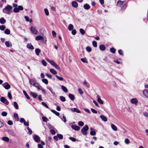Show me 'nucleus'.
I'll list each match as a JSON object with an SVG mask.
<instances>
[{"mask_svg": "<svg viewBox=\"0 0 148 148\" xmlns=\"http://www.w3.org/2000/svg\"><path fill=\"white\" fill-rule=\"evenodd\" d=\"M12 8V6L8 5L3 9V11L4 13L5 14H10L12 12L11 10Z\"/></svg>", "mask_w": 148, "mask_h": 148, "instance_id": "f257e3e1", "label": "nucleus"}, {"mask_svg": "<svg viewBox=\"0 0 148 148\" xmlns=\"http://www.w3.org/2000/svg\"><path fill=\"white\" fill-rule=\"evenodd\" d=\"M14 8L13 9V12L15 13L18 12L20 10H23V7L21 5H19L18 7L17 4L13 3L12 4Z\"/></svg>", "mask_w": 148, "mask_h": 148, "instance_id": "f03ea898", "label": "nucleus"}, {"mask_svg": "<svg viewBox=\"0 0 148 148\" xmlns=\"http://www.w3.org/2000/svg\"><path fill=\"white\" fill-rule=\"evenodd\" d=\"M88 129V127L87 125H85L83 128L81 129V132L84 135H86L87 132L86 131Z\"/></svg>", "mask_w": 148, "mask_h": 148, "instance_id": "7ed1b4c3", "label": "nucleus"}, {"mask_svg": "<svg viewBox=\"0 0 148 148\" xmlns=\"http://www.w3.org/2000/svg\"><path fill=\"white\" fill-rule=\"evenodd\" d=\"M33 138L35 141L36 143H39L40 141V138L38 135L35 134L33 136Z\"/></svg>", "mask_w": 148, "mask_h": 148, "instance_id": "20e7f679", "label": "nucleus"}, {"mask_svg": "<svg viewBox=\"0 0 148 148\" xmlns=\"http://www.w3.org/2000/svg\"><path fill=\"white\" fill-rule=\"evenodd\" d=\"M3 86L6 89H8L10 88V85L8 83L6 82L2 84Z\"/></svg>", "mask_w": 148, "mask_h": 148, "instance_id": "39448f33", "label": "nucleus"}, {"mask_svg": "<svg viewBox=\"0 0 148 148\" xmlns=\"http://www.w3.org/2000/svg\"><path fill=\"white\" fill-rule=\"evenodd\" d=\"M30 31L32 33L35 34H36L38 32V31L32 26L31 27Z\"/></svg>", "mask_w": 148, "mask_h": 148, "instance_id": "423d86ee", "label": "nucleus"}, {"mask_svg": "<svg viewBox=\"0 0 148 148\" xmlns=\"http://www.w3.org/2000/svg\"><path fill=\"white\" fill-rule=\"evenodd\" d=\"M90 130L91 131L90 132V134L92 136L95 135L96 134V132L95 131V130L92 128H90Z\"/></svg>", "mask_w": 148, "mask_h": 148, "instance_id": "0eeeda50", "label": "nucleus"}, {"mask_svg": "<svg viewBox=\"0 0 148 148\" xmlns=\"http://www.w3.org/2000/svg\"><path fill=\"white\" fill-rule=\"evenodd\" d=\"M97 101L98 102L101 104H103V102L100 98V96L97 95Z\"/></svg>", "mask_w": 148, "mask_h": 148, "instance_id": "6e6552de", "label": "nucleus"}, {"mask_svg": "<svg viewBox=\"0 0 148 148\" xmlns=\"http://www.w3.org/2000/svg\"><path fill=\"white\" fill-rule=\"evenodd\" d=\"M71 128L75 130H78L80 129V127L78 126L75 125H72L71 126Z\"/></svg>", "mask_w": 148, "mask_h": 148, "instance_id": "1a4fd4ad", "label": "nucleus"}, {"mask_svg": "<svg viewBox=\"0 0 148 148\" xmlns=\"http://www.w3.org/2000/svg\"><path fill=\"white\" fill-rule=\"evenodd\" d=\"M71 110L73 112H76L77 113H79L80 112V111L78 109L76 108H71Z\"/></svg>", "mask_w": 148, "mask_h": 148, "instance_id": "9d476101", "label": "nucleus"}, {"mask_svg": "<svg viewBox=\"0 0 148 148\" xmlns=\"http://www.w3.org/2000/svg\"><path fill=\"white\" fill-rule=\"evenodd\" d=\"M8 133L14 137H16V133L10 130L8 131Z\"/></svg>", "mask_w": 148, "mask_h": 148, "instance_id": "9b49d317", "label": "nucleus"}, {"mask_svg": "<svg viewBox=\"0 0 148 148\" xmlns=\"http://www.w3.org/2000/svg\"><path fill=\"white\" fill-rule=\"evenodd\" d=\"M71 4L72 6L74 8H76L78 6L77 3L75 1H73Z\"/></svg>", "mask_w": 148, "mask_h": 148, "instance_id": "f8f14e48", "label": "nucleus"}, {"mask_svg": "<svg viewBox=\"0 0 148 148\" xmlns=\"http://www.w3.org/2000/svg\"><path fill=\"white\" fill-rule=\"evenodd\" d=\"M143 95L146 97H147L148 98V90H145L143 91Z\"/></svg>", "mask_w": 148, "mask_h": 148, "instance_id": "ddd939ff", "label": "nucleus"}, {"mask_svg": "<svg viewBox=\"0 0 148 148\" xmlns=\"http://www.w3.org/2000/svg\"><path fill=\"white\" fill-rule=\"evenodd\" d=\"M27 47L28 49H34V47L31 44V43H28L27 45Z\"/></svg>", "mask_w": 148, "mask_h": 148, "instance_id": "4468645a", "label": "nucleus"}, {"mask_svg": "<svg viewBox=\"0 0 148 148\" xmlns=\"http://www.w3.org/2000/svg\"><path fill=\"white\" fill-rule=\"evenodd\" d=\"M131 101L133 104H136L138 103V100L136 98H133L131 99Z\"/></svg>", "mask_w": 148, "mask_h": 148, "instance_id": "2eb2a0df", "label": "nucleus"}, {"mask_svg": "<svg viewBox=\"0 0 148 148\" xmlns=\"http://www.w3.org/2000/svg\"><path fill=\"white\" fill-rule=\"evenodd\" d=\"M35 39L36 40H43V37L41 36H37L36 37Z\"/></svg>", "mask_w": 148, "mask_h": 148, "instance_id": "dca6fc26", "label": "nucleus"}, {"mask_svg": "<svg viewBox=\"0 0 148 148\" xmlns=\"http://www.w3.org/2000/svg\"><path fill=\"white\" fill-rule=\"evenodd\" d=\"M100 117L102 120L106 122L107 121V118L104 115H101Z\"/></svg>", "mask_w": 148, "mask_h": 148, "instance_id": "f3484780", "label": "nucleus"}, {"mask_svg": "<svg viewBox=\"0 0 148 148\" xmlns=\"http://www.w3.org/2000/svg\"><path fill=\"white\" fill-rule=\"evenodd\" d=\"M36 82L33 79H31L29 80V83L30 84L34 86Z\"/></svg>", "mask_w": 148, "mask_h": 148, "instance_id": "a211bd4d", "label": "nucleus"}, {"mask_svg": "<svg viewBox=\"0 0 148 148\" xmlns=\"http://www.w3.org/2000/svg\"><path fill=\"white\" fill-rule=\"evenodd\" d=\"M6 22L5 19L3 17L0 19V23L1 24H4Z\"/></svg>", "mask_w": 148, "mask_h": 148, "instance_id": "6ab92c4d", "label": "nucleus"}, {"mask_svg": "<svg viewBox=\"0 0 148 148\" xmlns=\"http://www.w3.org/2000/svg\"><path fill=\"white\" fill-rule=\"evenodd\" d=\"M100 49L102 51H104L106 49V47L104 45H101L99 47Z\"/></svg>", "mask_w": 148, "mask_h": 148, "instance_id": "aec40b11", "label": "nucleus"}, {"mask_svg": "<svg viewBox=\"0 0 148 148\" xmlns=\"http://www.w3.org/2000/svg\"><path fill=\"white\" fill-rule=\"evenodd\" d=\"M125 2V1H121L120 0H119L117 3V5L118 6H121Z\"/></svg>", "mask_w": 148, "mask_h": 148, "instance_id": "412c9836", "label": "nucleus"}, {"mask_svg": "<svg viewBox=\"0 0 148 148\" xmlns=\"http://www.w3.org/2000/svg\"><path fill=\"white\" fill-rule=\"evenodd\" d=\"M69 97L72 101H73L74 99V96L73 95L69 94Z\"/></svg>", "mask_w": 148, "mask_h": 148, "instance_id": "4be33fe9", "label": "nucleus"}, {"mask_svg": "<svg viewBox=\"0 0 148 148\" xmlns=\"http://www.w3.org/2000/svg\"><path fill=\"white\" fill-rule=\"evenodd\" d=\"M5 45L8 47H9L12 46V44L9 41H6L5 42Z\"/></svg>", "mask_w": 148, "mask_h": 148, "instance_id": "5701e85b", "label": "nucleus"}, {"mask_svg": "<svg viewBox=\"0 0 148 148\" xmlns=\"http://www.w3.org/2000/svg\"><path fill=\"white\" fill-rule=\"evenodd\" d=\"M84 8L85 9L87 10L90 8V6L88 4H85L84 5Z\"/></svg>", "mask_w": 148, "mask_h": 148, "instance_id": "b1692460", "label": "nucleus"}, {"mask_svg": "<svg viewBox=\"0 0 148 148\" xmlns=\"http://www.w3.org/2000/svg\"><path fill=\"white\" fill-rule=\"evenodd\" d=\"M23 92L26 98L28 99H30L29 97L27 94L26 92L24 90L23 91Z\"/></svg>", "mask_w": 148, "mask_h": 148, "instance_id": "393cba45", "label": "nucleus"}, {"mask_svg": "<svg viewBox=\"0 0 148 148\" xmlns=\"http://www.w3.org/2000/svg\"><path fill=\"white\" fill-rule=\"evenodd\" d=\"M61 88L65 92H67L68 91L67 88L64 86L62 85L61 86Z\"/></svg>", "mask_w": 148, "mask_h": 148, "instance_id": "a878e982", "label": "nucleus"}, {"mask_svg": "<svg viewBox=\"0 0 148 148\" xmlns=\"http://www.w3.org/2000/svg\"><path fill=\"white\" fill-rule=\"evenodd\" d=\"M111 127L113 130L116 131L117 130V128L115 125L114 124L111 125Z\"/></svg>", "mask_w": 148, "mask_h": 148, "instance_id": "bb28decb", "label": "nucleus"}, {"mask_svg": "<svg viewBox=\"0 0 148 148\" xmlns=\"http://www.w3.org/2000/svg\"><path fill=\"white\" fill-rule=\"evenodd\" d=\"M83 84L85 85L88 88H89L90 87V85L85 80H84L83 82Z\"/></svg>", "mask_w": 148, "mask_h": 148, "instance_id": "cd10ccee", "label": "nucleus"}, {"mask_svg": "<svg viewBox=\"0 0 148 148\" xmlns=\"http://www.w3.org/2000/svg\"><path fill=\"white\" fill-rule=\"evenodd\" d=\"M2 139L6 142H8L9 140V138L7 137H3L2 138Z\"/></svg>", "mask_w": 148, "mask_h": 148, "instance_id": "c85d7f7f", "label": "nucleus"}, {"mask_svg": "<svg viewBox=\"0 0 148 148\" xmlns=\"http://www.w3.org/2000/svg\"><path fill=\"white\" fill-rule=\"evenodd\" d=\"M30 94L34 98H36L37 96L38 95L36 93H34L33 92H31Z\"/></svg>", "mask_w": 148, "mask_h": 148, "instance_id": "c756f323", "label": "nucleus"}, {"mask_svg": "<svg viewBox=\"0 0 148 148\" xmlns=\"http://www.w3.org/2000/svg\"><path fill=\"white\" fill-rule=\"evenodd\" d=\"M51 112L54 113L56 116H59L60 115V113L58 112H57L55 110H51Z\"/></svg>", "mask_w": 148, "mask_h": 148, "instance_id": "7c9ffc66", "label": "nucleus"}, {"mask_svg": "<svg viewBox=\"0 0 148 148\" xmlns=\"http://www.w3.org/2000/svg\"><path fill=\"white\" fill-rule=\"evenodd\" d=\"M35 51L36 55L38 56L40 52V50L39 49L37 48L35 49Z\"/></svg>", "mask_w": 148, "mask_h": 148, "instance_id": "2f4dec72", "label": "nucleus"}, {"mask_svg": "<svg viewBox=\"0 0 148 148\" xmlns=\"http://www.w3.org/2000/svg\"><path fill=\"white\" fill-rule=\"evenodd\" d=\"M73 28V26L71 24H70L68 26V29L69 31H71Z\"/></svg>", "mask_w": 148, "mask_h": 148, "instance_id": "473e14b6", "label": "nucleus"}, {"mask_svg": "<svg viewBox=\"0 0 148 148\" xmlns=\"http://www.w3.org/2000/svg\"><path fill=\"white\" fill-rule=\"evenodd\" d=\"M50 71L51 73L54 74H56L57 73L56 71L52 69H50Z\"/></svg>", "mask_w": 148, "mask_h": 148, "instance_id": "72a5a7b5", "label": "nucleus"}, {"mask_svg": "<svg viewBox=\"0 0 148 148\" xmlns=\"http://www.w3.org/2000/svg\"><path fill=\"white\" fill-rule=\"evenodd\" d=\"M14 107L16 109H18V106L17 103L16 102L14 101Z\"/></svg>", "mask_w": 148, "mask_h": 148, "instance_id": "f704fd0d", "label": "nucleus"}, {"mask_svg": "<svg viewBox=\"0 0 148 148\" xmlns=\"http://www.w3.org/2000/svg\"><path fill=\"white\" fill-rule=\"evenodd\" d=\"M4 33L6 34L9 35L10 34V32L9 29H6L5 30Z\"/></svg>", "mask_w": 148, "mask_h": 148, "instance_id": "c9c22d12", "label": "nucleus"}, {"mask_svg": "<svg viewBox=\"0 0 148 148\" xmlns=\"http://www.w3.org/2000/svg\"><path fill=\"white\" fill-rule=\"evenodd\" d=\"M56 77L60 81H63V77H61L59 76L58 75H56Z\"/></svg>", "mask_w": 148, "mask_h": 148, "instance_id": "e433bc0d", "label": "nucleus"}, {"mask_svg": "<svg viewBox=\"0 0 148 148\" xmlns=\"http://www.w3.org/2000/svg\"><path fill=\"white\" fill-rule=\"evenodd\" d=\"M79 31L81 34L82 35L84 34L85 33V32L84 30L82 28L80 29Z\"/></svg>", "mask_w": 148, "mask_h": 148, "instance_id": "4c0bfd02", "label": "nucleus"}, {"mask_svg": "<svg viewBox=\"0 0 148 148\" xmlns=\"http://www.w3.org/2000/svg\"><path fill=\"white\" fill-rule=\"evenodd\" d=\"M86 51L88 52H90L92 50L91 48L89 46H88L86 47Z\"/></svg>", "mask_w": 148, "mask_h": 148, "instance_id": "58836bf2", "label": "nucleus"}, {"mask_svg": "<svg viewBox=\"0 0 148 148\" xmlns=\"http://www.w3.org/2000/svg\"><path fill=\"white\" fill-rule=\"evenodd\" d=\"M110 52L113 53H114L115 52V49L114 48H111L110 49Z\"/></svg>", "mask_w": 148, "mask_h": 148, "instance_id": "ea45409f", "label": "nucleus"}, {"mask_svg": "<svg viewBox=\"0 0 148 148\" xmlns=\"http://www.w3.org/2000/svg\"><path fill=\"white\" fill-rule=\"evenodd\" d=\"M57 135L59 139H62L63 138V136L62 135L60 134H58Z\"/></svg>", "mask_w": 148, "mask_h": 148, "instance_id": "a19ab883", "label": "nucleus"}, {"mask_svg": "<svg viewBox=\"0 0 148 148\" xmlns=\"http://www.w3.org/2000/svg\"><path fill=\"white\" fill-rule=\"evenodd\" d=\"M48 62L50 63L51 65L53 66L54 64L56 63L53 61L52 60H47Z\"/></svg>", "mask_w": 148, "mask_h": 148, "instance_id": "79ce46f5", "label": "nucleus"}, {"mask_svg": "<svg viewBox=\"0 0 148 148\" xmlns=\"http://www.w3.org/2000/svg\"><path fill=\"white\" fill-rule=\"evenodd\" d=\"M60 100L63 102H64L66 101V99H65V98L63 96H60Z\"/></svg>", "mask_w": 148, "mask_h": 148, "instance_id": "37998d69", "label": "nucleus"}, {"mask_svg": "<svg viewBox=\"0 0 148 148\" xmlns=\"http://www.w3.org/2000/svg\"><path fill=\"white\" fill-rule=\"evenodd\" d=\"M92 44L93 46L94 47H97V42L96 41H92Z\"/></svg>", "mask_w": 148, "mask_h": 148, "instance_id": "c03bdc74", "label": "nucleus"}, {"mask_svg": "<svg viewBox=\"0 0 148 148\" xmlns=\"http://www.w3.org/2000/svg\"><path fill=\"white\" fill-rule=\"evenodd\" d=\"M42 82L45 83V84H48V81L46 79H42Z\"/></svg>", "mask_w": 148, "mask_h": 148, "instance_id": "a18cd8bd", "label": "nucleus"}, {"mask_svg": "<svg viewBox=\"0 0 148 148\" xmlns=\"http://www.w3.org/2000/svg\"><path fill=\"white\" fill-rule=\"evenodd\" d=\"M42 119L43 121L45 122H47V121L48 120V119H47V118L46 117H42Z\"/></svg>", "mask_w": 148, "mask_h": 148, "instance_id": "49530a36", "label": "nucleus"}, {"mask_svg": "<svg viewBox=\"0 0 148 148\" xmlns=\"http://www.w3.org/2000/svg\"><path fill=\"white\" fill-rule=\"evenodd\" d=\"M5 28V26L4 25H2L0 26V29L2 31L4 30Z\"/></svg>", "mask_w": 148, "mask_h": 148, "instance_id": "de8ad7c7", "label": "nucleus"}, {"mask_svg": "<svg viewBox=\"0 0 148 148\" xmlns=\"http://www.w3.org/2000/svg\"><path fill=\"white\" fill-rule=\"evenodd\" d=\"M44 11L45 12V14L46 15L48 16L49 15V12L48 11V9L47 8H45L44 9Z\"/></svg>", "mask_w": 148, "mask_h": 148, "instance_id": "09e8293b", "label": "nucleus"}, {"mask_svg": "<svg viewBox=\"0 0 148 148\" xmlns=\"http://www.w3.org/2000/svg\"><path fill=\"white\" fill-rule=\"evenodd\" d=\"M27 129L28 130V133L29 135H31L32 133V130L30 128H29V127H27Z\"/></svg>", "mask_w": 148, "mask_h": 148, "instance_id": "8fccbe9b", "label": "nucleus"}, {"mask_svg": "<svg viewBox=\"0 0 148 148\" xmlns=\"http://www.w3.org/2000/svg\"><path fill=\"white\" fill-rule=\"evenodd\" d=\"M125 143L126 144H128L130 143V141L128 139L126 138L125 140Z\"/></svg>", "mask_w": 148, "mask_h": 148, "instance_id": "3c124183", "label": "nucleus"}, {"mask_svg": "<svg viewBox=\"0 0 148 148\" xmlns=\"http://www.w3.org/2000/svg\"><path fill=\"white\" fill-rule=\"evenodd\" d=\"M41 62L42 64L44 65V66H46L47 65V63L44 60H42L41 61Z\"/></svg>", "mask_w": 148, "mask_h": 148, "instance_id": "603ef678", "label": "nucleus"}, {"mask_svg": "<svg viewBox=\"0 0 148 148\" xmlns=\"http://www.w3.org/2000/svg\"><path fill=\"white\" fill-rule=\"evenodd\" d=\"M41 103L44 106H45L46 108H49V107L48 106V105H47V104L45 103L44 102H41Z\"/></svg>", "mask_w": 148, "mask_h": 148, "instance_id": "864d4df0", "label": "nucleus"}, {"mask_svg": "<svg viewBox=\"0 0 148 148\" xmlns=\"http://www.w3.org/2000/svg\"><path fill=\"white\" fill-rule=\"evenodd\" d=\"M6 99H5L4 97H2L0 98V100L3 103H4Z\"/></svg>", "mask_w": 148, "mask_h": 148, "instance_id": "5fc2aeb1", "label": "nucleus"}, {"mask_svg": "<svg viewBox=\"0 0 148 148\" xmlns=\"http://www.w3.org/2000/svg\"><path fill=\"white\" fill-rule=\"evenodd\" d=\"M78 124L79 125L82 126L84 125V123L82 121H80L78 122Z\"/></svg>", "mask_w": 148, "mask_h": 148, "instance_id": "6e6d98bb", "label": "nucleus"}, {"mask_svg": "<svg viewBox=\"0 0 148 148\" xmlns=\"http://www.w3.org/2000/svg\"><path fill=\"white\" fill-rule=\"evenodd\" d=\"M53 66L55 67L56 68V69H60V67L58 65H57L56 63H55L54 64V65H53Z\"/></svg>", "mask_w": 148, "mask_h": 148, "instance_id": "4d7b16f0", "label": "nucleus"}, {"mask_svg": "<svg viewBox=\"0 0 148 148\" xmlns=\"http://www.w3.org/2000/svg\"><path fill=\"white\" fill-rule=\"evenodd\" d=\"M69 139L73 142H75L76 141V139L73 137H70Z\"/></svg>", "mask_w": 148, "mask_h": 148, "instance_id": "13d9d810", "label": "nucleus"}, {"mask_svg": "<svg viewBox=\"0 0 148 148\" xmlns=\"http://www.w3.org/2000/svg\"><path fill=\"white\" fill-rule=\"evenodd\" d=\"M81 61L83 62H86L87 63V62L86 61V58H82L81 59Z\"/></svg>", "mask_w": 148, "mask_h": 148, "instance_id": "bf43d9fd", "label": "nucleus"}, {"mask_svg": "<svg viewBox=\"0 0 148 148\" xmlns=\"http://www.w3.org/2000/svg\"><path fill=\"white\" fill-rule=\"evenodd\" d=\"M8 96L10 99H12V95L11 93L9 92L8 93Z\"/></svg>", "mask_w": 148, "mask_h": 148, "instance_id": "052dcab7", "label": "nucleus"}, {"mask_svg": "<svg viewBox=\"0 0 148 148\" xmlns=\"http://www.w3.org/2000/svg\"><path fill=\"white\" fill-rule=\"evenodd\" d=\"M7 113L5 112H3L1 113V115L3 116H7Z\"/></svg>", "mask_w": 148, "mask_h": 148, "instance_id": "680f3d73", "label": "nucleus"}, {"mask_svg": "<svg viewBox=\"0 0 148 148\" xmlns=\"http://www.w3.org/2000/svg\"><path fill=\"white\" fill-rule=\"evenodd\" d=\"M127 7V5L126 4H124L121 7V9L122 10H124Z\"/></svg>", "mask_w": 148, "mask_h": 148, "instance_id": "e2e57ef3", "label": "nucleus"}, {"mask_svg": "<svg viewBox=\"0 0 148 148\" xmlns=\"http://www.w3.org/2000/svg\"><path fill=\"white\" fill-rule=\"evenodd\" d=\"M14 117L16 119H17V120H18L19 118H18V115L17 114H16V113H15L14 114Z\"/></svg>", "mask_w": 148, "mask_h": 148, "instance_id": "0e129e2a", "label": "nucleus"}, {"mask_svg": "<svg viewBox=\"0 0 148 148\" xmlns=\"http://www.w3.org/2000/svg\"><path fill=\"white\" fill-rule=\"evenodd\" d=\"M72 34L73 35H75L76 33V31L75 29H73L71 32Z\"/></svg>", "mask_w": 148, "mask_h": 148, "instance_id": "69168bd1", "label": "nucleus"}, {"mask_svg": "<svg viewBox=\"0 0 148 148\" xmlns=\"http://www.w3.org/2000/svg\"><path fill=\"white\" fill-rule=\"evenodd\" d=\"M91 111L92 112H93L95 114H97V111L95 110V109H93V108H91Z\"/></svg>", "mask_w": 148, "mask_h": 148, "instance_id": "338daca9", "label": "nucleus"}, {"mask_svg": "<svg viewBox=\"0 0 148 148\" xmlns=\"http://www.w3.org/2000/svg\"><path fill=\"white\" fill-rule=\"evenodd\" d=\"M50 132L53 135H55L56 133L55 131L53 129L51 130Z\"/></svg>", "mask_w": 148, "mask_h": 148, "instance_id": "774afa93", "label": "nucleus"}]
</instances>
